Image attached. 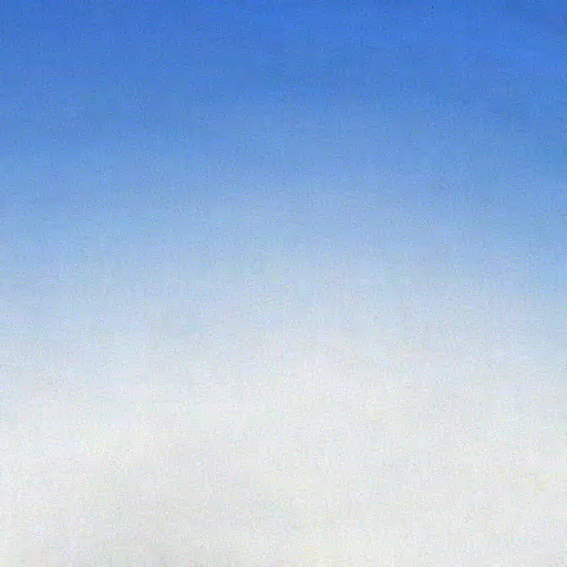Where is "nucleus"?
Returning a JSON list of instances; mask_svg holds the SVG:
<instances>
[{
    "instance_id": "f257e3e1",
    "label": "nucleus",
    "mask_w": 567,
    "mask_h": 567,
    "mask_svg": "<svg viewBox=\"0 0 567 567\" xmlns=\"http://www.w3.org/2000/svg\"><path fill=\"white\" fill-rule=\"evenodd\" d=\"M107 43H111V35H107Z\"/></svg>"
},
{
    "instance_id": "f03ea898",
    "label": "nucleus",
    "mask_w": 567,
    "mask_h": 567,
    "mask_svg": "<svg viewBox=\"0 0 567 567\" xmlns=\"http://www.w3.org/2000/svg\"><path fill=\"white\" fill-rule=\"evenodd\" d=\"M107 43H111V35H107Z\"/></svg>"
},
{
    "instance_id": "7ed1b4c3",
    "label": "nucleus",
    "mask_w": 567,
    "mask_h": 567,
    "mask_svg": "<svg viewBox=\"0 0 567 567\" xmlns=\"http://www.w3.org/2000/svg\"><path fill=\"white\" fill-rule=\"evenodd\" d=\"M107 43H111V35H107Z\"/></svg>"
}]
</instances>
